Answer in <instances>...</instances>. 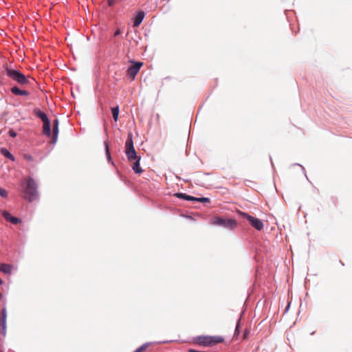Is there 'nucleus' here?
<instances>
[{
  "mask_svg": "<svg viewBox=\"0 0 352 352\" xmlns=\"http://www.w3.org/2000/svg\"><path fill=\"white\" fill-rule=\"evenodd\" d=\"M111 111L112 113L113 119L115 122H117L119 118V113H120V107L119 105H116L115 107H113L111 109Z\"/></svg>",
  "mask_w": 352,
  "mask_h": 352,
  "instance_id": "nucleus-16",
  "label": "nucleus"
},
{
  "mask_svg": "<svg viewBox=\"0 0 352 352\" xmlns=\"http://www.w3.org/2000/svg\"><path fill=\"white\" fill-rule=\"evenodd\" d=\"M236 214L238 218L249 223L257 231H261L264 228V223L263 221L256 217H254L248 212H243L240 210H237L236 211Z\"/></svg>",
  "mask_w": 352,
  "mask_h": 352,
  "instance_id": "nucleus-3",
  "label": "nucleus"
},
{
  "mask_svg": "<svg viewBox=\"0 0 352 352\" xmlns=\"http://www.w3.org/2000/svg\"><path fill=\"white\" fill-rule=\"evenodd\" d=\"M212 223L231 230H234L238 226V223L235 219L230 217L224 218L219 215H216L212 219Z\"/></svg>",
  "mask_w": 352,
  "mask_h": 352,
  "instance_id": "nucleus-6",
  "label": "nucleus"
},
{
  "mask_svg": "<svg viewBox=\"0 0 352 352\" xmlns=\"http://www.w3.org/2000/svg\"><path fill=\"white\" fill-rule=\"evenodd\" d=\"M186 201H190V202H192V203H196L197 202V197H194V196H192V195H187Z\"/></svg>",
  "mask_w": 352,
  "mask_h": 352,
  "instance_id": "nucleus-26",
  "label": "nucleus"
},
{
  "mask_svg": "<svg viewBox=\"0 0 352 352\" xmlns=\"http://www.w3.org/2000/svg\"><path fill=\"white\" fill-rule=\"evenodd\" d=\"M2 214L7 221L10 222L13 225H18L22 223V219L21 218L12 215L8 211H3Z\"/></svg>",
  "mask_w": 352,
  "mask_h": 352,
  "instance_id": "nucleus-12",
  "label": "nucleus"
},
{
  "mask_svg": "<svg viewBox=\"0 0 352 352\" xmlns=\"http://www.w3.org/2000/svg\"><path fill=\"white\" fill-rule=\"evenodd\" d=\"M122 34V30L120 28H117L113 32V37L119 36Z\"/></svg>",
  "mask_w": 352,
  "mask_h": 352,
  "instance_id": "nucleus-28",
  "label": "nucleus"
},
{
  "mask_svg": "<svg viewBox=\"0 0 352 352\" xmlns=\"http://www.w3.org/2000/svg\"><path fill=\"white\" fill-rule=\"evenodd\" d=\"M117 3V0H107V4L109 7H113Z\"/></svg>",
  "mask_w": 352,
  "mask_h": 352,
  "instance_id": "nucleus-30",
  "label": "nucleus"
},
{
  "mask_svg": "<svg viewBox=\"0 0 352 352\" xmlns=\"http://www.w3.org/2000/svg\"><path fill=\"white\" fill-rule=\"evenodd\" d=\"M210 201H211L209 197H197V202H199V203L206 204L210 203Z\"/></svg>",
  "mask_w": 352,
  "mask_h": 352,
  "instance_id": "nucleus-21",
  "label": "nucleus"
},
{
  "mask_svg": "<svg viewBox=\"0 0 352 352\" xmlns=\"http://www.w3.org/2000/svg\"><path fill=\"white\" fill-rule=\"evenodd\" d=\"M12 265H0V271L9 274L11 272Z\"/></svg>",
  "mask_w": 352,
  "mask_h": 352,
  "instance_id": "nucleus-20",
  "label": "nucleus"
},
{
  "mask_svg": "<svg viewBox=\"0 0 352 352\" xmlns=\"http://www.w3.org/2000/svg\"><path fill=\"white\" fill-rule=\"evenodd\" d=\"M38 184L32 176H28L20 184V193L22 199L28 203H32L40 198Z\"/></svg>",
  "mask_w": 352,
  "mask_h": 352,
  "instance_id": "nucleus-1",
  "label": "nucleus"
},
{
  "mask_svg": "<svg viewBox=\"0 0 352 352\" xmlns=\"http://www.w3.org/2000/svg\"><path fill=\"white\" fill-rule=\"evenodd\" d=\"M6 317H7L6 309L4 308L1 311V316H0V318H5V319H6Z\"/></svg>",
  "mask_w": 352,
  "mask_h": 352,
  "instance_id": "nucleus-31",
  "label": "nucleus"
},
{
  "mask_svg": "<svg viewBox=\"0 0 352 352\" xmlns=\"http://www.w3.org/2000/svg\"><path fill=\"white\" fill-rule=\"evenodd\" d=\"M4 71L7 76L21 86L27 85L30 83L28 78L16 68L9 67L6 65L4 67Z\"/></svg>",
  "mask_w": 352,
  "mask_h": 352,
  "instance_id": "nucleus-2",
  "label": "nucleus"
},
{
  "mask_svg": "<svg viewBox=\"0 0 352 352\" xmlns=\"http://www.w3.org/2000/svg\"><path fill=\"white\" fill-rule=\"evenodd\" d=\"M224 338L220 336H200L195 338V342L205 347L213 346L219 343H222Z\"/></svg>",
  "mask_w": 352,
  "mask_h": 352,
  "instance_id": "nucleus-4",
  "label": "nucleus"
},
{
  "mask_svg": "<svg viewBox=\"0 0 352 352\" xmlns=\"http://www.w3.org/2000/svg\"><path fill=\"white\" fill-rule=\"evenodd\" d=\"M0 333L3 336L6 334V319L0 318Z\"/></svg>",
  "mask_w": 352,
  "mask_h": 352,
  "instance_id": "nucleus-17",
  "label": "nucleus"
},
{
  "mask_svg": "<svg viewBox=\"0 0 352 352\" xmlns=\"http://www.w3.org/2000/svg\"><path fill=\"white\" fill-rule=\"evenodd\" d=\"M133 41H134V43L135 44V45H138L139 41L138 40H133Z\"/></svg>",
  "mask_w": 352,
  "mask_h": 352,
  "instance_id": "nucleus-35",
  "label": "nucleus"
},
{
  "mask_svg": "<svg viewBox=\"0 0 352 352\" xmlns=\"http://www.w3.org/2000/svg\"><path fill=\"white\" fill-rule=\"evenodd\" d=\"M0 264L1 265H3V264H7L6 263H4V262H0Z\"/></svg>",
  "mask_w": 352,
  "mask_h": 352,
  "instance_id": "nucleus-37",
  "label": "nucleus"
},
{
  "mask_svg": "<svg viewBox=\"0 0 352 352\" xmlns=\"http://www.w3.org/2000/svg\"><path fill=\"white\" fill-rule=\"evenodd\" d=\"M149 343H145L139 348H138L134 352H144L146 349L149 346Z\"/></svg>",
  "mask_w": 352,
  "mask_h": 352,
  "instance_id": "nucleus-22",
  "label": "nucleus"
},
{
  "mask_svg": "<svg viewBox=\"0 0 352 352\" xmlns=\"http://www.w3.org/2000/svg\"><path fill=\"white\" fill-rule=\"evenodd\" d=\"M3 298V295L0 293V300Z\"/></svg>",
  "mask_w": 352,
  "mask_h": 352,
  "instance_id": "nucleus-36",
  "label": "nucleus"
},
{
  "mask_svg": "<svg viewBox=\"0 0 352 352\" xmlns=\"http://www.w3.org/2000/svg\"><path fill=\"white\" fill-rule=\"evenodd\" d=\"M291 166H300L301 168V170H302L305 177L309 181V179H308V177L307 176V174H306L305 168V167L302 165H301L300 164H298V163H294Z\"/></svg>",
  "mask_w": 352,
  "mask_h": 352,
  "instance_id": "nucleus-25",
  "label": "nucleus"
},
{
  "mask_svg": "<svg viewBox=\"0 0 352 352\" xmlns=\"http://www.w3.org/2000/svg\"><path fill=\"white\" fill-rule=\"evenodd\" d=\"M238 334L239 333V324L236 325V329H235V334Z\"/></svg>",
  "mask_w": 352,
  "mask_h": 352,
  "instance_id": "nucleus-34",
  "label": "nucleus"
},
{
  "mask_svg": "<svg viewBox=\"0 0 352 352\" xmlns=\"http://www.w3.org/2000/svg\"><path fill=\"white\" fill-rule=\"evenodd\" d=\"M339 262L340 263L341 265H343L344 263H342V261L340 260Z\"/></svg>",
  "mask_w": 352,
  "mask_h": 352,
  "instance_id": "nucleus-39",
  "label": "nucleus"
},
{
  "mask_svg": "<svg viewBox=\"0 0 352 352\" xmlns=\"http://www.w3.org/2000/svg\"><path fill=\"white\" fill-rule=\"evenodd\" d=\"M23 158L28 162H32L34 160L33 157L31 155L28 154V153L23 154Z\"/></svg>",
  "mask_w": 352,
  "mask_h": 352,
  "instance_id": "nucleus-29",
  "label": "nucleus"
},
{
  "mask_svg": "<svg viewBox=\"0 0 352 352\" xmlns=\"http://www.w3.org/2000/svg\"><path fill=\"white\" fill-rule=\"evenodd\" d=\"M8 195V191L5 188L0 187V196L2 198H7Z\"/></svg>",
  "mask_w": 352,
  "mask_h": 352,
  "instance_id": "nucleus-24",
  "label": "nucleus"
},
{
  "mask_svg": "<svg viewBox=\"0 0 352 352\" xmlns=\"http://www.w3.org/2000/svg\"><path fill=\"white\" fill-rule=\"evenodd\" d=\"M132 158L133 160H128L129 162H133L131 168L136 175H140L144 171L140 166L141 156L136 154V156Z\"/></svg>",
  "mask_w": 352,
  "mask_h": 352,
  "instance_id": "nucleus-10",
  "label": "nucleus"
},
{
  "mask_svg": "<svg viewBox=\"0 0 352 352\" xmlns=\"http://www.w3.org/2000/svg\"><path fill=\"white\" fill-rule=\"evenodd\" d=\"M270 163H271L272 168L274 169V162H273L271 155H270Z\"/></svg>",
  "mask_w": 352,
  "mask_h": 352,
  "instance_id": "nucleus-32",
  "label": "nucleus"
},
{
  "mask_svg": "<svg viewBox=\"0 0 352 352\" xmlns=\"http://www.w3.org/2000/svg\"><path fill=\"white\" fill-rule=\"evenodd\" d=\"M8 134L11 138H15L17 135V133L13 129H10Z\"/></svg>",
  "mask_w": 352,
  "mask_h": 352,
  "instance_id": "nucleus-27",
  "label": "nucleus"
},
{
  "mask_svg": "<svg viewBox=\"0 0 352 352\" xmlns=\"http://www.w3.org/2000/svg\"><path fill=\"white\" fill-rule=\"evenodd\" d=\"M187 195L188 194H186L185 192H175L173 194V196L175 197H176V198H178V199H183V200L186 201Z\"/></svg>",
  "mask_w": 352,
  "mask_h": 352,
  "instance_id": "nucleus-19",
  "label": "nucleus"
},
{
  "mask_svg": "<svg viewBox=\"0 0 352 352\" xmlns=\"http://www.w3.org/2000/svg\"><path fill=\"white\" fill-rule=\"evenodd\" d=\"M116 174L118 175V177L120 179L122 182H123L125 184L128 185L131 184V182L129 179H127L124 175L120 172V170L116 168Z\"/></svg>",
  "mask_w": 352,
  "mask_h": 352,
  "instance_id": "nucleus-18",
  "label": "nucleus"
},
{
  "mask_svg": "<svg viewBox=\"0 0 352 352\" xmlns=\"http://www.w3.org/2000/svg\"><path fill=\"white\" fill-rule=\"evenodd\" d=\"M131 64L128 66L126 74V76L130 79L131 81L135 80L136 75L140 72L143 63L139 60H131Z\"/></svg>",
  "mask_w": 352,
  "mask_h": 352,
  "instance_id": "nucleus-8",
  "label": "nucleus"
},
{
  "mask_svg": "<svg viewBox=\"0 0 352 352\" xmlns=\"http://www.w3.org/2000/svg\"><path fill=\"white\" fill-rule=\"evenodd\" d=\"M128 36H129V32H127L123 38L128 40L129 42H131V40L133 38H131V39L128 38Z\"/></svg>",
  "mask_w": 352,
  "mask_h": 352,
  "instance_id": "nucleus-33",
  "label": "nucleus"
},
{
  "mask_svg": "<svg viewBox=\"0 0 352 352\" xmlns=\"http://www.w3.org/2000/svg\"><path fill=\"white\" fill-rule=\"evenodd\" d=\"M145 16H146V12L143 10H136L134 12L133 18H132L133 27L134 28H138L142 23Z\"/></svg>",
  "mask_w": 352,
  "mask_h": 352,
  "instance_id": "nucleus-9",
  "label": "nucleus"
},
{
  "mask_svg": "<svg viewBox=\"0 0 352 352\" xmlns=\"http://www.w3.org/2000/svg\"><path fill=\"white\" fill-rule=\"evenodd\" d=\"M59 134V120L56 118L52 122V140L51 144L54 145L58 141Z\"/></svg>",
  "mask_w": 352,
  "mask_h": 352,
  "instance_id": "nucleus-11",
  "label": "nucleus"
},
{
  "mask_svg": "<svg viewBox=\"0 0 352 352\" xmlns=\"http://www.w3.org/2000/svg\"><path fill=\"white\" fill-rule=\"evenodd\" d=\"M127 160H133L132 157L136 156L137 151L134 148L133 135L131 131H129L127 135V139L125 141L124 151Z\"/></svg>",
  "mask_w": 352,
  "mask_h": 352,
  "instance_id": "nucleus-7",
  "label": "nucleus"
},
{
  "mask_svg": "<svg viewBox=\"0 0 352 352\" xmlns=\"http://www.w3.org/2000/svg\"><path fill=\"white\" fill-rule=\"evenodd\" d=\"M179 216L183 218H185V219H189V220H191L193 221H195V218L192 214H188L187 213H181L179 214Z\"/></svg>",
  "mask_w": 352,
  "mask_h": 352,
  "instance_id": "nucleus-23",
  "label": "nucleus"
},
{
  "mask_svg": "<svg viewBox=\"0 0 352 352\" xmlns=\"http://www.w3.org/2000/svg\"><path fill=\"white\" fill-rule=\"evenodd\" d=\"M170 78V77H169V76L165 78V79H167V80H169Z\"/></svg>",
  "mask_w": 352,
  "mask_h": 352,
  "instance_id": "nucleus-38",
  "label": "nucleus"
},
{
  "mask_svg": "<svg viewBox=\"0 0 352 352\" xmlns=\"http://www.w3.org/2000/svg\"><path fill=\"white\" fill-rule=\"evenodd\" d=\"M33 111L34 116L40 118L43 123V134L48 138H52L51 120L48 116L39 108H35Z\"/></svg>",
  "mask_w": 352,
  "mask_h": 352,
  "instance_id": "nucleus-5",
  "label": "nucleus"
},
{
  "mask_svg": "<svg viewBox=\"0 0 352 352\" xmlns=\"http://www.w3.org/2000/svg\"><path fill=\"white\" fill-rule=\"evenodd\" d=\"M104 146L105 156H106L107 162L109 164L112 165L115 168V170H116V168H118V167L116 165V164L111 157L110 150H109V146L107 142H104Z\"/></svg>",
  "mask_w": 352,
  "mask_h": 352,
  "instance_id": "nucleus-13",
  "label": "nucleus"
},
{
  "mask_svg": "<svg viewBox=\"0 0 352 352\" xmlns=\"http://www.w3.org/2000/svg\"><path fill=\"white\" fill-rule=\"evenodd\" d=\"M10 92L14 96H28L30 95V92L28 91L21 89L16 85L10 88Z\"/></svg>",
  "mask_w": 352,
  "mask_h": 352,
  "instance_id": "nucleus-14",
  "label": "nucleus"
},
{
  "mask_svg": "<svg viewBox=\"0 0 352 352\" xmlns=\"http://www.w3.org/2000/svg\"><path fill=\"white\" fill-rule=\"evenodd\" d=\"M0 153L7 159H9L12 162H14L16 158L14 155L6 147L0 148Z\"/></svg>",
  "mask_w": 352,
  "mask_h": 352,
  "instance_id": "nucleus-15",
  "label": "nucleus"
}]
</instances>
